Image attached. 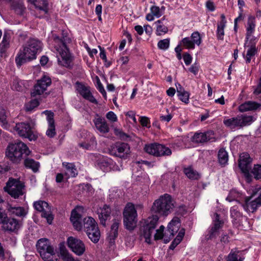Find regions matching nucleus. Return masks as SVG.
I'll use <instances>...</instances> for the list:
<instances>
[{"mask_svg": "<svg viewBox=\"0 0 261 261\" xmlns=\"http://www.w3.org/2000/svg\"><path fill=\"white\" fill-rule=\"evenodd\" d=\"M42 48V43L40 40L30 38L23 45V49L19 50L15 58L17 66L20 67L24 63L35 59L36 55L41 51Z\"/></svg>", "mask_w": 261, "mask_h": 261, "instance_id": "1", "label": "nucleus"}, {"mask_svg": "<svg viewBox=\"0 0 261 261\" xmlns=\"http://www.w3.org/2000/svg\"><path fill=\"white\" fill-rule=\"evenodd\" d=\"M54 41L55 48L59 54L58 57L59 64L66 68H71L72 59L66 46V43L70 41V39L66 36H63L62 38L55 36Z\"/></svg>", "mask_w": 261, "mask_h": 261, "instance_id": "2", "label": "nucleus"}, {"mask_svg": "<svg viewBox=\"0 0 261 261\" xmlns=\"http://www.w3.org/2000/svg\"><path fill=\"white\" fill-rule=\"evenodd\" d=\"M174 207V202L171 196L165 194L155 200L151 207L152 214L166 217L172 213Z\"/></svg>", "mask_w": 261, "mask_h": 261, "instance_id": "3", "label": "nucleus"}, {"mask_svg": "<svg viewBox=\"0 0 261 261\" xmlns=\"http://www.w3.org/2000/svg\"><path fill=\"white\" fill-rule=\"evenodd\" d=\"M30 153L31 151L27 145L21 141L9 144L6 151L8 159L15 164L19 163L23 158Z\"/></svg>", "mask_w": 261, "mask_h": 261, "instance_id": "4", "label": "nucleus"}, {"mask_svg": "<svg viewBox=\"0 0 261 261\" xmlns=\"http://www.w3.org/2000/svg\"><path fill=\"white\" fill-rule=\"evenodd\" d=\"M36 247L42 258L46 261H58L57 258L54 259L55 254V249L51 245L48 239L41 238L39 239L37 244Z\"/></svg>", "mask_w": 261, "mask_h": 261, "instance_id": "5", "label": "nucleus"}, {"mask_svg": "<svg viewBox=\"0 0 261 261\" xmlns=\"http://www.w3.org/2000/svg\"><path fill=\"white\" fill-rule=\"evenodd\" d=\"M123 215V223L125 228L127 229H133L137 222V213L134 205L132 203H127Z\"/></svg>", "mask_w": 261, "mask_h": 261, "instance_id": "6", "label": "nucleus"}, {"mask_svg": "<svg viewBox=\"0 0 261 261\" xmlns=\"http://www.w3.org/2000/svg\"><path fill=\"white\" fill-rule=\"evenodd\" d=\"M4 189L5 192H7L15 199L18 198L20 196H22L25 193L24 184L20 180L14 178H9Z\"/></svg>", "mask_w": 261, "mask_h": 261, "instance_id": "7", "label": "nucleus"}, {"mask_svg": "<svg viewBox=\"0 0 261 261\" xmlns=\"http://www.w3.org/2000/svg\"><path fill=\"white\" fill-rule=\"evenodd\" d=\"M144 150L147 153L156 157L169 156L172 154L169 147L156 143L146 145Z\"/></svg>", "mask_w": 261, "mask_h": 261, "instance_id": "8", "label": "nucleus"}, {"mask_svg": "<svg viewBox=\"0 0 261 261\" xmlns=\"http://www.w3.org/2000/svg\"><path fill=\"white\" fill-rule=\"evenodd\" d=\"M51 84V79L46 75L43 76L37 81L31 92V96L36 97L41 95L46 91L47 88Z\"/></svg>", "mask_w": 261, "mask_h": 261, "instance_id": "9", "label": "nucleus"}, {"mask_svg": "<svg viewBox=\"0 0 261 261\" xmlns=\"http://www.w3.org/2000/svg\"><path fill=\"white\" fill-rule=\"evenodd\" d=\"M14 130L20 137L28 138L30 141L36 140L37 136L33 132L29 123L20 122L16 124Z\"/></svg>", "mask_w": 261, "mask_h": 261, "instance_id": "10", "label": "nucleus"}, {"mask_svg": "<svg viewBox=\"0 0 261 261\" xmlns=\"http://www.w3.org/2000/svg\"><path fill=\"white\" fill-rule=\"evenodd\" d=\"M111 154L123 159H126L130 153L129 145L124 142H117L111 150Z\"/></svg>", "mask_w": 261, "mask_h": 261, "instance_id": "11", "label": "nucleus"}, {"mask_svg": "<svg viewBox=\"0 0 261 261\" xmlns=\"http://www.w3.org/2000/svg\"><path fill=\"white\" fill-rule=\"evenodd\" d=\"M34 206L37 211L41 212V216L46 218L47 222L50 224L54 217L48 203L45 201L39 200L34 203Z\"/></svg>", "mask_w": 261, "mask_h": 261, "instance_id": "12", "label": "nucleus"}, {"mask_svg": "<svg viewBox=\"0 0 261 261\" xmlns=\"http://www.w3.org/2000/svg\"><path fill=\"white\" fill-rule=\"evenodd\" d=\"M67 245L69 248L77 255L80 256L85 251L84 243L80 239L73 237L67 239Z\"/></svg>", "mask_w": 261, "mask_h": 261, "instance_id": "13", "label": "nucleus"}, {"mask_svg": "<svg viewBox=\"0 0 261 261\" xmlns=\"http://www.w3.org/2000/svg\"><path fill=\"white\" fill-rule=\"evenodd\" d=\"M192 140L196 143L203 144L207 142H215L216 138L214 132L210 130L204 133H195L192 138Z\"/></svg>", "mask_w": 261, "mask_h": 261, "instance_id": "14", "label": "nucleus"}, {"mask_svg": "<svg viewBox=\"0 0 261 261\" xmlns=\"http://www.w3.org/2000/svg\"><path fill=\"white\" fill-rule=\"evenodd\" d=\"M21 226V221L12 217H8L2 224L1 228L4 231L16 232Z\"/></svg>", "mask_w": 261, "mask_h": 261, "instance_id": "15", "label": "nucleus"}, {"mask_svg": "<svg viewBox=\"0 0 261 261\" xmlns=\"http://www.w3.org/2000/svg\"><path fill=\"white\" fill-rule=\"evenodd\" d=\"M75 85L76 90L84 99L89 101L93 103H98L97 100L94 98L92 93L91 92L90 88L89 87L86 86L84 84L79 82H76Z\"/></svg>", "mask_w": 261, "mask_h": 261, "instance_id": "16", "label": "nucleus"}, {"mask_svg": "<svg viewBox=\"0 0 261 261\" xmlns=\"http://www.w3.org/2000/svg\"><path fill=\"white\" fill-rule=\"evenodd\" d=\"M179 227V222L177 220L173 219L168 224L167 230L163 235L162 239L165 243H168L177 232Z\"/></svg>", "mask_w": 261, "mask_h": 261, "instance_id": "17", "label": "nucleus"}, {"mask_svg": "<svg viewBox=\"0 0 261 261\" xmlns=\"http://www.w3.org/2000/svg\"><path fill=\"white\" fill-rule=\"evenodd\" d=\"M97 166L103 171H108L111 169L120 170L118 166H116L113 161L107 157L102 156L97 161Z\"/></svg>", "mask_w": 261, "mask_h": 261, "instance_id": "18", "label": "nucleus"}, {"mask_svg": "<svg viewBox=\"0 0 261 261\" xmlns=\"http://www.w3.org/2000/svg\"><path fill=\"white\" fill-rule=\"evenodd\" d=\"M215 220L213 221V225L209 230L206 236L207 240H211L216 238L218 235V230L223 225V221L220 220V216L215 214Z\"/></svg>", "mask_w": 261, "mask_h": 261, "instance_id": "19", "label": "nucleus"}, {"mask_svg": "<svg viewBox=\"0 0 261 261\" xmlns=\"http://www.w3.org/2000/svg\"><path fill=\"white\" fill-rule=\"evenodd\" d=\"M43 113L47 116V121L48 122V128L46 132V135L49 138H53L56 135L55 121L54 119V114L50 111H44Z\"/></svg>", "mask_w": 261, "mask_h": 261, "instance_id": "20", "label": "nucleus"}, {"mask_svg": "<svg viewBox=\"0 0 261 261\" xmlns=\"http://www.w3.org/2000/svg\"><path fill=\"white\" fill-rule=\"evenodd\" d=\"M93 122L96 129L101 133L106 134L109 132V126L104 118L97 114Z\"/></svg>", "mask_w": 261, "mask_h": 261, "instance_id": "21", "label": "nucleus"}, {"mask_svg": "<svg viewBox=\"0 0 261 261\" xmlns=\"http://www.w3.org/2000/svg\"><path fill=\"white\" fill-rule=\"evenodd\" d=\"M119 224L120 222L118 220H114L113 223L111 225V230L107 239L110 247H112L115 245V240L118 236V229Z\"/></svg>", "mask_w": 261, "mask_h": 261, "instance_id": "22", "label": "nucleus"}, {"mask_svg": "<svg viewBox=\"0 0 261 261\" xmlns=\"http://www.w3.org/2000/svg\"><path fill=\"white\" fill-rule=\"evenodd\" d=\"M111 213V209L110 207L105 204L102 207H100L97 210V214L98 215L100 223L103 225H106V221L110 218V215Z\"/></svg>", "mask_w": 261, "mask_h": 261, "instance_id": "23", "label": "nucleus"}, {"mask_svg": "<svg viewBox=\"0 0 261 261\" xmlns=\"http://www.w3.org/2000/svg\"><path fill=\"white\" fill-rule=\"evenodd\" d=\"M29 2L33 4L37 8V11L41 12L39 18L43 17L48 12L47 0H28Z\"/></svg>", "mask_w": 261, "mask_h": 261, "instance_id": "24", "label": "nucleus"}, {"mask_svg": "<svg viewBox=\"0 0 261 261\" xmlns=\"http://www.w3.org/2000/svg\"><path fill=\"white\" fill-rule=\"evenodd\" d=\"M79 208L73 210L71 212L70 221L74 228L80 231L82 228V216L78 212Z\"/></svg>", "mask_w": 261, "mask_h": 261, "instance_id": "25", "label": "nucleus"}, {"mask_svg": "<svg viewBox=\"0 0 261 261\" xmlns=\"http://www.w3.org/2000/svg\"><path fill=\"white\" fill-rule=\"evenodd\" d=\"M257 110H261V103L253 101H247L239 107V110L241 112Z\"/></svg>", "mask_w": 261, "mask_h": 261, "instance_id": "26", "label": "nucleus"}, {"mask_svg": "<svg viewBox=\"0 0 261 261\" xmlns=\"http://www.w3.org/2000/svg\"><path fill=\"white\" fill-rule=\"evenodd\" d=\"M11 35L8 32H5L2 42L0 43V53L4 54L10 47Z\"/></svg>", "mask_w": 261, "mask_h": 261, "instance_id": "27", "label": "nucleus"}, {"mask_svg": "<svg viewBox=\"0 0 261 261\" xmlns=\"http://www.w3.org/2000/svg\"><path fill=\"white\" fill-rule=\"evenodd\" d=\"M11 9L17 14L23 16L26 10L23 3L21 1H13L11 4Z\"/></svg>", "mask_w": 261, "mask_h": 261, "instance_id": "28", "label": "nucleus"}, {"mask_svg": "<svg viewBox=\"0 0 261 261\" xmlns=\"http://www.w3.org/2000/svg\"><path fill=\"white\" fill-rule=\"evenodd\" d=\"M59 249L61 257L63 261H80L77 258H74L72 255L69 253L64 244H60Z\"/></svg>", "mask_w": 261, "mask_h": 261, "instance_id": "29", "label": "nucleus"}, {"mask_svg": "<svg viewBox=\"0 0 261 261\" xmlns=\"http://www.w3.org/2000/svg\"><path fill=\"white\" fill-rule=\"evenodd\" d=\"M240 121L238 116L232 118L225 117L223 120V124L226 127L230 129H234L237 127H240Z\"/></svg>", "mask_w": 261, "mask_h": 261, "instance_id": "30", "label": "nucleus"}, {"mask_svg": "<svg viewBox=\"0 0 261 261\" xmlns=\"http://www.w3.org/2000/svg\"><path fill=\"white\" fill-rule=\"evenodd\" d=\"M255 18L253 16H249L248 18L247 25H246V39L249 38L251 36L252 34L254 32L255 28Z\"/></svg>", "mask_w": 261, "mask_h": 261, "instance_id": "31", "label": "nucleus"}, {"mask_svg": "<svg viewBox=\"0 0 261 261\" xmlns=\"http://www.w3.org/2000/svg\"><path fill=\"white\" fill-rule=\"evenodd\" d=\"M165 20V17H163L161 19L155 22L156 25V34L157 36H161L166 34L168 32V27L163 23Z\"/></svg>", "mask_w": 261, "mask_h": 261, "instance_id": "32", "label": "nucleus"}, {"mask_svg": "<svg viewBox=\"0 0 261 261\" xmlns=\"http://www.w3.org/2000/svg\"><path fill=\"white\" fill-rule=\"evenodd\" d=\"M241 251L237 248L231 250L230 253L225 257L226 261H243L244 257L240 255Z\"/></svg>", "mask_w": 261, "mask_h": 261, "instance_id": "33", "label": "nucleus"}, {"mask_svg": "<svg viewBox=\"0 0 261 261\" xmlns=\"http://www.w3.org/2000/svg\"><path fill=\"white\" fill-rule=\"evenodd\" d=\"M7 209L10 214L15 215L18 217H23L26 214L25 210L23 207L21 206H13L12 205L9 204Z\"/></svg>", "mask_w": 261, "mask_h": 261, "instance_id": "34", "label": "nucleus"}, {"mask_svg": "<svg viewBox=\"0 0 261 261\" xmlns=\"http://www.w3.org/2000/svg\"><path fill=\"white\" fill-rule=\"evenodd\" d=\"M177 93L179 99L185 103H188L189 102L190 93L189 92L185 90L182 87L178 84L176 86Z\"/></svg>", "mask_w": 261, "mask_h": 261, "instance_id": "35", "label": "nucleus"}, {"mask_svg": "<svg viewBox=\"0 0 261 261\" xmlns=\"http://www.w3.org/2000/svg\"><path fill=\"white\" fill-rule=\"evenodd\" d=\"M86 232L89 239L94 243H96L99 241L100 233L98 227L91 228Z\"/></svg>", "mask_w": 261, "mask_h": 261, "instance_id": "36", "label": "nucleus"}, {"mask_svg": "<svg viewBox=\"0 0 261 261\" xmlns=\"http://www.w3.org/2000/svg\"><path fill=\"white\" fill-rule=\"evenodd\" d=\"M24 165L27 168L31 169L34 173L38 172L40 167L38 162L29 158L25 159Z\"/></svg>", "mask_w": 261, "mask_h": 261, "instance_id": "37", "label": "nucleus"}, {"mask_svg": "<svg viewBox=\"0 0 261 261\" xmlns=\"http://www.w3.org/2000/svg\"><path fill=\"white\" fill-rule=\"evenodd\" d=\"M230 216L232 218L233 224H238L242 218V215L237 205L232 206L230 209Z\"/></svg>", "mask_w": 261, "mask_h": 261, "instance_id": "38", "label": "nucleus"}, {"mask_svg": "<svg viewBox=\"0 0 261 261\" xmlns=\"http://www.w3.org/2000/svg\"><path fill=\"white\" fill-rule=\"evenodd\" d=\"M83 222L84 228L85 232L90 230L91 228L98 227L97 223L91 217L85 218L83 220Z\"/></svg>", "mask_w": 261, "mask_h": 261, "instance_id": "39", "label": "nucleus"}, {"mask_svg": "<svg viewBox=\"0 0 261 261\" xmlns=\"http://www.w3.org/2000/svg\"><path fill=\"white\" fill-rule=\"evenodd\" d=\"M184 172L189 179L192 180H197L200 177L199 173L191 166L184 168Z\"/></svg>", "mask_w": 261, "mask_h": 261, "instance_id": "40", "label": "nucleus"}, {"mask_svg": "<svg viewBox=\"0 0 261 261\" xmlns=\"http://www.w3.org/2000/svg\"><path fill=\"white\" fill-rule=\"evenodd\" d=\"M62 165L65 167L66 170V174L68 177H75L77 174V170L75 165L72 163L63 162Z\"/></svg>", "mask_w": 261, "mask_h": 261, "instance_id": "41", "label": "nucleus"}, {"mask_svg": "<svg viewBox=\"0 0 261 261\" xmlns=\"http://www.w3.org/2000/svg\"><path fill=\"white\" fill-rule=\"evenodd\" d=\"M153 214L152 216L147 218L145 225L150 228L151 229L154 230L160 216L158 214Z\"/></svg>", "mask_w": 261, "mask_h": 261, "instance_id": "42", "label": "nucleus"}, {"mask_svg": "<svg viewBox=\"0 0 261 261\" xmlns=\"http://www.w3.org/2000/svg\"><path fill=\"white\" fill-rule=\"evenodd\" d=\"M238 119L240 120V127L249 125L253 121V117L252 116L247 115H238Z\"/></svg>", "mask_w": 261, "mask_h": 261, "instance_id": "43", "label": "nucleus"}, {"mask_svg": "<svg viewBox=\"0 0 261 261\" xmlns=\"http://www.w3.org/2000/svg\"><path fill=\"white\" fill-rule=\"evenodd\" d=\"M153 231V229H151V228L148 226L145 225L143 226L141 236L144 237L145 242L148 244H150L151 243V237Z\"/></svg>", "mask_w": 261, "mask_h": 261, "instance_id": "44", "label": "nucleus"}, {"mask_svg": "<svg viewBox=\"0 0 261 261\" xmlns=\"http://www.w3.org/2000/svg\"><path fill=\"white\" fill-rule=\"evenodd\" d=\"M219 163L221 165H225L228 160V155L226 151L224 148H221L218 153Z\"/></svg>", "mask_w": 261, "mask_h": 261, "instance_id": "45", "label": "nucleus"}, {"mask_svg": "<svg viewBox=\"0 0 261 261\" xmlns=\"http://www.w3.org/2000/svg\"><path fill=\"white\" fill-rule=\"evenodd\" d=\"M11 88L14 90L22 91L24 89V82L17 77H14L13 80Z\"/></svg>", "mask_w": 261, "mask_h": 261, "instance_id": "46", "label": "nucleus"}, {"mask_svg": "<svg viewBox=\"0 0 261 261\" xmlns=\"http://www.w3.org/2000/svg\"><path fill=\"white\" fill-rule=\"evenodd\" d=\"M251 161L247 160L245 161L244 159H240L239 166L241 170L245 174L249 173V170L251 169Z\"/></svg>", "mask_w": 261, "mask_h": 261, "instance_id": "47", "label": "nucleus"}, {"mask_svg": "<svg viewBox=\"0 0 261 261\" xmlns=\"http://www.w3.org/2000/svg\"><path fill=\"white\" fill-rule=\"evenodd\" d=\"M0 122L4 128L10 130V125L8 124L6 110L0 107Z\"/></svg>", "mask_w": 261, "mask_h": 261, "instance_id": "48", "label": "nucleus"}, {"mask_svg": "<svg viewBox=\"0 0 261 261\" xmlns=\"http://www.w3.org/2000/svg\"><path fill=\"white\" fill-rule=\"evenodd\" d=\"M39 105V101L36 99H34L26 103L24 105V109L26 112H32L34 109L37 108Z\"/></svg>", "mask_w": 261, "mask_h": 261, "instance_id": "49", "label": "nucleus"}, {"mask_svg": "<svg viewBox=\"0 0 261 261\" xmlns=\"http://www.w3.org/2000/svg\"><path fill=\"white\" fill-rule=\"evenodd\" d=\"M257 53V49L255 45L251 46L247 50L246 57H245L246 63H250L251 59Z\"/></svg>", "mask_w": 261, "mask_h": 261, "instance_id": "50", "label": "nucleus"}, {"mask_svg": "<svg viewBox=\"0 0 261 261\" xmlns=\"http://www.w3.org/2000/svg\"><path fill=\"white\" fill-rule=\"evenodd\" d=\"M183 46L187 49H194L195 48V44L189 37H185L181 40V41Z\"/></svg>", "mask_w": 261, "mask_h": 261, "instance_id": "51", "label": "nucleus"}, {"mask_svg": "<svg viewBox=\"0 0 261 261\" xmlns=\"http://www.w3.org/2000/svg\"><path fill=\"white\" fill-rule=\"evenodd\" d=\"M254 178L256 180L261 179V165H254L251 171Z\"/></svg>", "mask_w": 261, "mask_h": 261, "instance_id": "52", "label": "nucleus"}, {"mask_svg": "<svg viewBox=\"0 0 261 261\" xmlns=\"http://www.w3.org/2000/svg\"><path fill=\"white\" fill-rule=\"evenodd\" d=\"M170 39L169 38L160 40L158 43V47L162 50H166L169 47Z\"/></svg>", "mask_w": 261, "mask_h": 261, "instance_id": "53", "label": "nucleus"}, {"mask_svg": "<svg viewBox=\"0 0 261 261\" xmlns=\"http://www.w3.org/2000/svg\"><path fill=\"white\" fill-rule=\"evenodd\" d=\"M193 43L197 45H199L201 43V38L198 32L196 31L193 32L190 38Z\"/></svg>", "mask_w": 261, "mask_h": 261, "instance_id": "54", "label": "nucleus"}, {"mask_svg": "<svg viewBox=\"0 0 261 261\" xmlns=\"http://www.w3.org/2000/svg\"><path fill=\"white\" fill-rule=\"evenodd\" d=\"M150 12L152 13L155 17L159 18L162 15V13L159 7L152 6L150 8Z\"/></svg>", "mask_w": 261, "mask_h": 261, "instance_id": "55", "label": "nucleus"}, {"mask_svg": "<svg viewBox=\"0 0 261 261\" xmlns=\"http://www.w3.org/2000/svg\"><path fill=\"white\" fill-rule=\"evenodd\" d=\"M97 89L98 91L102 94V96L106 98H107V93L106 92L101 83L100 80L97 77Z\"/></svg>", "mask_w": 261, "mask_h": 261, "instance_id": "56", "label": "nucleus"}, {"mask_svg": "<svg viewBox=\"0 0 261 261\" xmlns=\"http://www.w3.org/2000/svg\"><path fill=\"white\" fill-rule=\"evenodd\" d=\"M106 118L112 122H115L117 121L116 115L112 111H109L107 113Z\"/></svg>", "mask_w": 261, "mask_h": 261, "instance_id": "57", "label": "nucleus"}, {"mask_svg": "<svg viewBox=\"0 0 261 261\" xmlns=\"http://www.w3.org/2000/svg\"><path fill=\"white\" fill-rule=\"evenodd\" d=\"M226 20L224 14L221 15V21L218 23L217 28L224 29L226 27Z\"/></svg>", "mask_w": 261, "mask_h": 261, "instance_id": "58", "label": "nucleus"}, {"mask_svg": "<svg viewBox=\"0 0 261 261\" xmlns=\"http://www.w3.org/2000/svg\"><path fill=\"white\" fill-rule=\"evenodd\" d=\"M140 122L143 126H146L147 127H150V126L148 125V124L149 123V120L148 117L145 116L141 117Z\"/></svg>", "mask_w": 261, "mask_h": 261, "instance_id": "59", "label": "nucleus"}, {"mask_svg": "<svg viewBox=\"0 0 261 261\" xmlns=\"http://www.w3.org/2000/svg\"><path fill=\"white\" fill-rule=\"evenodd\" d=\"M8 218L7 214L0 208V224L2 225Z\"/></svg>", "mask_w": 261, "mask_h": 261, "instance_id": "60", "label": "nucleus"}, {"mask_svg": "<svg viewBox=\"0 0 261 261\" xmlns=\"http://www.w3.org/2000/svg\"><path fill=\"white\" fill-rule=\"evenodd\" d=\"M206 8L211 12L215 11L216 9V7L214 5V3L212 1H208L206 2L205 4Z\"/></svg>", "mask_w": 261, "mask_h": 261, "instance_id": "61", "label": "nucleus"}, {"mask_svg": "<svg viewBox=\"0 0 261 261\" xmlns=\"http://www.w3.org/2000/svg\"><path fill=\"white\" fill-rule=\"evenodd\" d=\"M183 59L186 65H189L192 62V58L189 54L186 53L183 55Z\"/></svg>", "mask_w": 261, "mask_h": 261, "instance_id": "62", "label": "nucleus"}, {"mask_svg": "<svg viewBox=\"0 0 261 261\" xmlns=\"http://www.w3.org/2000/svg\"><path fill=\"white\" fill-rule=\"evenodd\" d=\"M189 70L194 75H196L199 71V66L196 64H194L189 68Z\"/></svg>", "mask_w": 261, "mask_h": 261, "instance_id": "63", "label": "nucleus"}, {"mask_svg": "<svg viewBox=\"0 0 261 261\" xmlns=\"http://www.w3.org/2000/svg\"><path fill=\"white\" fill-rule=\"evenodd\" d=\"M172 116L170 114H168V115H167L166 116L161 115L160 117V119L161 121H162L163 122H169L171 120V119H172Z\"/></svg>", "mask_w": 261, "mask_h": 261, "instance_id": "64", "label": "nucleus"}]
</instances>
